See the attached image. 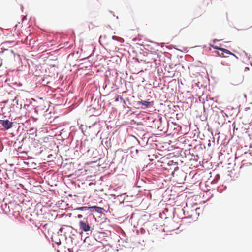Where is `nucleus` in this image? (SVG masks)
Instances as JSON below:
<instances>
[{
    "label": "nucleus",
    "mask_w": 252,
    "mask_h": 252,
    "mask_svg": "<svg viewBox=\"0 0 252 252\" xmlns=\"http://www.w3.org/2000/svg\"><path fill=\"white\" fill-rule=\"evenodd\" d=\"M167 165L168 166H173L174 170H175L176 168H178L177 163L173 162L172 160L169 161V162L167 163Z\"/></svg>",
    "instance_id": "obj_5"
},
{
    "label": "nucleus",
    "mask_w": 252,
    "mask_h": 252,
    "mask_svg": "<svg viewBox=\"0 0 252 252\" xmlns=\"http://www.w3.org/2000/svg\"><path fill=\"white\" fill-rule=\"evenodd\" d=\"M12 210L13 215L17 217L20 215V212L22 211V208L19 204H15L14 205V208H13Z\"/></svg>",
    "instance_id": "obj_3"
},
{
    "label": "nucleus",
    "mask_w": 252,
    "mask_h": 252,
    "mask_svg": "<svg viewBox=\"0 0 252 252\" xmlns=\"http://www.w3.org/2000/svg\"><path fill=\"white\" fill-rule=\"evenodd\" d=\"M220 50L223 53H225V54H228V55H232V56H233L234 57H237L234 54L232 53V52H231L230 51H229L227 49L221 48Z\"/></svg>",
    "instance_id": "obj_6"
},
{
    "label": "nucleus",
    "mask_w": 252,
    "mask_h": 252,
    "mask_svg": "<svg viewBox=\"0 0 252 252\" xmlns=\"http://www.w3.org/2000/svg\"><path fill=\"white\" fill-rule=\"evenodd\" d=\"M210 46L214 49H217V50H220L221 48L217 46V45H214V44H210Z\"/></svg>",
    "instance_id": "obj_8"
},
{
    "label": "nucleus",
    "mask_w": 252,
    "mask_h": 252,
    "mask_svg": "<svg viewBox=\"0 0 252 252\" xmlns=\"http://www.w3.org/2000/svg\"><path fill=\"white\" fill-rule=\"evenodd\" d=\"M138 103L141 104V105H144L148 108L152 106L154 102L153 101L150 102L148 101L141 100L140 101H139Z\"/></svg>",
    "instance_id": "obj_4"
},
{
    "label": "nucleus",
    "mask_w": 252,
    "mask_h": 252,
    "mask_svg": "<svg viewBox=\"0 0 252 252\" xmlns=\"http://www.w3.org/2000/svg\"><path fill=\"white\" fill-rule=\"evenodd\" d=\"M219 56L221 57H226L224 56V53L223 52L221 54H219Z\"/></svg>",
    "instance_id": "obj_9"
},
{
    "label": "nucleus",
    "mask_w": 252,
    "mask_h": 252,
    "mask_svg": "<svg viewBox=\"0 0 252 252\" xmlns=\"http://www.w3.org/2000/svg\"><path fill=\"white\" fill-rule=\"evenodd\" d=\"M14 43L13 41H6L2 43L3 47H7L8 45H11Z\"/></svg>",
    "instance_id": "obj_7"
},
{
    "label": "nucleus",
    "mask_w": 252,
    "mask_h": 252,
    "mask_svg": "<svg viewBox=\"0 0 252 252\" xmlns=\"http://www.w3.org/2000/svg\"><path fill=\"white\" fill-rule=\"evenodd\" d=\"M0 124L6 129H8L12 127L13 123L9 120H0Z\"/></svg>",
    "instance_id": "obj_2"
},
{
    "label": "nucleus",
    "mask_w": 252,
    "mask_h": 252,
    "mask_svg": "<svg viewBox=\"0 0 252 252\" xmlns=\"http://www.w3.org/2000/svg\"><path fill=\"white\" fill-rule=\"evenodd\" d=\"M77 217H78V218H82V215H81V214H78Z\"/></svg>",
    "instance_id": "obj_10"
},
{
    "label": "nucleus",
    "mask_w": 252,
    "mask_h": 252,
    "mask_svg": "<svg viewBox=\"0 0 252 252\" xmlns=\"http://www.w3.org/2000/svg\"><path fill=\"white\" fill-rule=\"evenodd\" d=\"M244 96H245V97L246 98V94H244Z\"/></svg>",
    "instance_id": "obj_11"
},
{
    "label": "nucleus",
    "mask_w": 252,
    "mask_h": 252,
    "mask_svg": "<svg viewBox=\"0 0 252 252\" xmlns=\"http://www.w3.org/2000/svg\"><path fill=\"white\" fill-rule=\"evenodd\" d=\"M79 227L81 229L85 232H87L90 230V227L87 221L81 220L79 222Z\"/></svg>",
    "instance_id": "obj_1"
}]
</instances>
